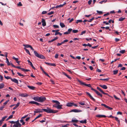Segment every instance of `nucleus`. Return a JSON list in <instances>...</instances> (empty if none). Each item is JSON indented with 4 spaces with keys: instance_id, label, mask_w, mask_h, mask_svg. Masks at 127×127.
<instances>
[{
    "instance_id": "obj_52",
    "label": "nucleus",
    "mask_w": 127,
    "mask_h": 127,
    "mask_svg": "<svg viewBox=\"0 0 127 127\" xmlns=\"http://www.w3.org/2000/svg\"><path fill=\"white\" fill-rule=\"evenodd\" d=\"M101 106H103L104 107H105L106 108H107L108 106H107L106 104H104L102 103L101 104Z\"/></svg>"
},
{
    "instance_id": "obj_17",
    "label": "nucleus",
    "mask_w": 127,
    "mask_h": 127,
    "mask_svg": "<svg viewBox=\"0 0 127 127\" xmlns=\"http://www.w3.org/2000/svg\"><path fill=\"white\" fill-rule=\"evenodd\" d=\"M58 38V37H56L55 38L52 39V40H49L48 41L49 43H50L52 42H53L56 40H57Z\"/></svg>"
},
{
    "instance_id": "obj_41",
    "label": "nucleus",
    "mask_w": 127,
    "mask_h": 127,
    "mask_svg": "<svg viewBox=\"0 0 127 127\" xmlns=\"http://www.w3.org/2000/svg\"><path fill=\"white\" fill-rule=\"evenodd\" d=\"M79 103L81 105H85L84 102H79Z\"/></svg>"
},
{
    "instance_id": "obj_58",
    "label": "nucleus",
    "mask_w": 127,
    "mask_h": 127,
    "mask_svg": "<svg viewBox=\"0 0 127 127\" xmlns=\"http://www.w3.org/2000/svg\"><path fill=\"white\" fill-rule=\"evenodd\" d=\"M102 93H103V94H104L107 95H108L109 97H111V96L110 95H109L108 94H107V93H105L103 91V92H102Z\"/></svg>"
},
{
    "instance_id": "obj_8",
    "label": "nucleus",
    "mask_w": 127,
    "mask_h": 127,
    "mask_svg": "<svg viewBox=\"0 0 127 127\" xmlns=\"http://www.w3.org/2000/svg\"><path fill=\"white\" fill-rule=\"evenodd\" d=\"M19 95L20 96L24 97H27L28 96V95L27 94H24L23 93L19 94Z\"/></svg>"
},
{
    "instance_id": "obj_2",
    "label": "nucleus",
    "mask_w": 127,
    "mask_h": 127,
    "mask_svg": "<svg viewBox=\"0 0 127 127\" xmlns=\"http://www.w3.org/2000/svg\"><path fill=\"white\" fill-rule=\"evenodd\" d=\"M52 102L53 103H56V104L53 105V107H55L58 109H62V107L63 105H62L60 104V103L58 101L52 100Z\"/></svg>"
},
{
    "instance_id": "obj_37",
    "label": "nucleus",
    "mask_w": 127,
    "mask_h": 127,
    "mask_svg": "<svg viewBox=\"0 0 127 127\" xmlns=\"http://www.w3.org/2000/svg\"><path fill=\"white\" fill-rule=\"evenodd\" d=\"M109 79V78H106L104 79H99V80H104L105 81H107Z\"/></svg>"
},
{
    "instance_id": "obj_18",
    "label": "nucleus",
    "mask_w": 127,
    "mask_h": 127,
    "mask_svg": "<svg viewBox=\"0 0 127 127\" xmlns=\"http://www.w3.org/2000/svg\"><path fill=\"white\" fill-rule=\"evenodd\" d=\"M27 87L29 88L32 90H34V89L35 88V87L33 86H28Z\"/></svg>"
},
{
    "instance_id": "obj_13",
    "label": "nucleus",
    "mask_w": 127,
    "mask_h": 127,
    "mask_svg": "<svg viewBox=\"0 0 127 127\" xmlns=\"http://www.w3.org/2000/svg\"><path fill=\"white\" fill-rule=\"evenodd\" d=\"M99 86L101 87L102 88H103L105 89H106L107 88V87L105 85H99Z\"/></svg>"
},
{
    "instance_id": "obj_49",
    "label": "nucleus",
    "mask_w": 127,
    "mask_h": 127,
    "mask_svg": "<svg viewBox=\"0 0 127 127\" xmlns=\"http://www.w3.org/2000/svg\"><path fill=\"white\" fill-rule=\"evenodd\" d=\"M17 5L18 6H22V4L21 2H19L17 4Z\"/></svg>"
},
{
    "instance_id": "obj_39",
    "label": "nucleus",
    "mask_w": 127,
    "mask_h": 127,
    "mask_svg": "<svg viewBox=\"0 0 127 127\" xmlns=\"http://www.w3.org/2000/svg\"><path fill=\"white\" fill-rule=\"evenodd\" d=\"M53 27L55 28H59V26L57 25H53Z\"/></svg>"
},
{
    "instance_id": "obj_59",
    "label": "nucleus",
    "mask_w": 127,
    "mask_h": 127,
    "mask_svg": "<svg viewBox=\"0 0 127 127\" xmlns=\"http://www.w3.org/2000/svg\"><path fill=\"white\" fill-rule=\"evenodd\" d=\"M9 100H7L4 103H3V105L5 106V105L9 101Z\"/></svg>"
},
{
    "instance_id": "obj_60",
    "label": "nucleus",
    "mask_w": 127,
    "mask_h": 127,
    "mask_svg": "<svg viewBox=\"0 0 127 127\" xmlns=\"http://www.w3.org/2000/svg\"><path fill=\"white\" fill-rule=\"evenodd\" d=\"M50 66H56V65L55 64L50 63Z\"/></svg>"
},
{
    "instance_id": "obj_31",
    "label": "nucleus",
    "mask_w": 127,
    "mask_h": 127,
    "mask_svg": "<svg viewBox=\"0 0 127 127\" xmlns=\"http://www.w3.org/2000/svg\"><path fill=\"white\" fill-rule=\"evenodd\" d=\"M118 70H113V74L114 75H116V74L118 72Z\"/></svg>"
},
{
    "instance_id": "obj_22",
    "label": "nucleus",
    "mask_w": 127,
    "mask_h": 127,
    "mask_svg": "<svg viewBox=\"0 0 127 127\" xmlns=\"http://www.w3.org/2000/svg\"><path fill=\"white\" fill-rule=\"evenodd\" d=\"M126 19L125 17L122 18V17H121L120 18H119V21H122L124 20V19Z\"/></svg>"
},
{
    "instance_id": "obj_14",
    "label": "nucleus",
    "mask_w": 127,
    "mask_h": 127,
    "mask_svg": "<svg viewBox=\"0 0 127 127\" xmlns=\"http://www.w3.org/2000/svg\"><path fill=\"white\" fill-rule=\"evenodd\" d=\"M73 103L68 102L67 103L66 106L68 107H71L73 106Z\"/></svg>"
},
{
    "instance_id": "obj_61",
    "label": "nucleus",
    "mask_w": 127,
    "mask_h": 127,
    "mask_svg": "<svg viewBox=\"0 0 127 127\" xmlns=\"http://www.w3.org/2000/svg\"><path fill=\"white\" fill-rule=\"evenodd\" d=\"M0 79L1 81L3 80V77L2 76L0 75Z\"/></svg>"
},
{
    "instance_id": "obj_40",
    "label": "nucleus",
    "mask_w": 127,
    "mask_h": 127,
    "mask_svg": "<svg viewBox=\"0 0 127 127\" xmlns=\"http://www.w3.org/2000/svg\"><path fill=\"white\" fill-rule=\"evenodd\" d=\"M36 102L34 101H31L29 102V103L32 104H35Z\"/></svg>"
},
{
    "instance_id": "obj_23",
    "label": "nucleus",
    "mask_w": 127,
    "mask_h": 127,
    "mask_svg": "<svg viewBox=\"0 0 127 127\" xmlns=\"http://www.w3.org/2000/svg\"><path fill=\"white\" fill-rule=\"evenodd\" d=\"M23 45L24 46L27 48H30V46H31V45L28 44H23Z\"/></svg>"
},
{
    "instance_id": "obj_50",
    "label": "nucleus",
    "mask_w": 127,
    "mask_h": 127,
    "mask_svg": "<svg viewBox=\"0 0 127 127\" xmlns=\"http://www.w3.org/2000/svg\"><path fill=\"white\" fill-rule=\"evenodd\" d=\"M95 19L94 17H93L91 19H90V20H88V22H91L92 20H94Z\"/></svg>"
},
{
    "instance_id": "obj_30",
    "label": "nucleus",
    "mask_w": 127,
    "mask_h": 127,
    "mask_svg": "<svg viewBox=\"0 0 127 127\" xmlns=\"http://www.w3.org/2000/svg\"><path fill=\"white\" fill-rule=\"evenodd\" d=\"M97 90H99L100 92L101 93H102L103 92V91L99 87H97Z\"/></svg>"
},
{
    "instance_id": "obj_38",
    "label": "nucleus",
    "mask_w": 127,
    "mask_h": 127,
    "mask_svg": "<svg viewBox=\"0 0 127 127\" xmlns=\"http://www.w3.org/2000/svg\"><path fill=\"white\" fill-rule=\"evenodd\" d=\"M72 30V29L70 28L68 29L67 32L69 34H70Z\"/></svg>"
},
{
    "instance_id": "obj_12",
    "label": "nucleus",
    "mask_w": 127,
    "mask_h": 127,
    "mask_svg": "<svg viewBox=\"0 0 127 127\" xmlns=\"http://www.w3.org/2000/svg\"><path fill=\"white\" fill-rule=\"evenodd\" d=\"M27 61L29 63V64L34 69H35V68L33 66V65L32 63L30 61L28 60H27Z\"/></svg>"
},
{
    "instance_id": "obj_35",
    "label": "nucleus",
    "mask_w": 127,
    "mask_h": 127,
    "mask_svg": "<svg viewBox=\"0 0 127 127\" xmlns=\"http://www.w3.org/2000/svg\"><path fill=\"white\" fill-rule=\"evenodd\" d=\"M42 116V115L41 114H39V115H38L34 119V120H35L36 119L39 118L40 117H41Z\"/></svg>"
},
{
    "instance_id": "obj_42",
    "label": "nucleus",
    "mask_w": 127,
    "mask_h": 127,
    "mask_svg": "<svg viewBox=\"0 0 127 127\" xmlns=\"http://www.w3.org/2000/svg\"><path fill=\"white\" fill-rule=\"evenodd\" d=\"M54 13V12L53 11H52L51 12H50L48 13L47 14L48 15H50L51 14H53Z\"/></svg>"
},
{
    "instance_id": "obj_3",
    "label": "nucleus",
    "mask_w": 127,
    "mask_h": 127,
    "mask_svg": "<svg viewBox=\"0 0 127 127\" xmlns=\"http://www.w3.org/2000/svg\"><path fill=\"white\" fill-rule=\"evenodd\" d=\"M34 52L35 56L38 58L43 59H45V57L43 55L39 54L36 51H34Z\"/></svg>"
},
{
    "instance_id": "obj_54",
    "label": "nucleus",
    "mask_w": 127,
    "mask_h": 127,
    "mask_svg": "<svg viewBox=\"0 0 127 127\" xmlns=\"http://www.w3.org/2000/svg\"><path fill=\"white\" fill-rule=\"evenodd\" d=\"M15 68H18L19 69H20L22 71L23 69V68H21L20 67V66H16Z\"/></svg>"
},
{
    "instance_id": "obj_48",
    "label": "nucleus",
    "mask_w": 127,
    "mask_h": 127,
    "mask_svg": "<svg viewBox=\"0 0 127 127\" xmlns=\"http://www.w3.org/2000/svg\"><path fill=\"white\" fill-rule=\"evenodd\" d=\"M22 71H26L28 72L30 71V70L28 69H25L24 68H23V69L22 70Z\"/></svg>"
},
{
    "instance_id": "obj_43",
    "label": "nucleus",
    "mask_w": 127,
    "mask_h": 127,
    "mask_svg": "<svg viewBox=\"0 0 127 127\" xmlns=\"http://www.w3.org/2000/svg\"><path fill=\"white\" fill-rule=\"evenodd\" d=\"M40 69H41V70L42 71V72H43L45 74V73H46V72L44 71V70L43 69L42 67L41 66H40Z\"/></svg>"
},
{
    "instance_id": "obj_46",
    "label": "nucleus",
    "mask_w": 127,
    "mask_h": 127,
    "mask_svg": "<svg viewBox=\"0 0 127 127\" xmlns=\"http://www.w3.org/2000/svg\"><path fill=\"white\" fill-rule=\"evenodd\" d=\"M125 50H121L120 51V52L122 54H124L125 52Z\"/></svg>"
},
{
    "instance_id": "obj_5",
    "label": "nucleus",
    "mask_w": 127,
    "mask_h": 127,
    "mask_svg": "<svg viewBox=\"0 0 127 127\" xmlns=\"http://www.w3.org/2000/svg\"><path fill=\"white\" fill-rule=\"evenodd\" d=\"M39 102H42L46 100V97L44 96L39 97Z\"/></svg>"
},
{
    "instance_id": "obj_7",
    "label": "nucleus",
    "mask_w": 127,
    "mask_h": 127,
    "mask_svg": "<svg viewBox=\"0 0 127 127\" xmlns=\"http://www.w3.org/2000/svg\"><path fill=\"white\" fill-rule=\"evenodd\" d=\"M82 111L80 110L74 109H72L70 111V112H81Z\"/></svg>"
},
{
    "instance_id": "obj_64",
    "label": "nucleus",
    "mask_w": 127,
    "mask_h": 127,
    "mask_svg": "<svg viewBox=\"0 0 127 127\" xmlns=\"http://www.w3.org/2000/svg\"><path fill=\"white\" fill-rule=\"evenodd\" d=\"M92 1V0H89L88 2V4L89 5H90L91 4V2Z\"/></svg>"
},
{
    "instance_id": "obj_19",
    "label": "nucleus",
    "mask_w": 127,
    "mask_h": 127,
    "mask_svg": "<svg viewBox=\"0 0 127 127\" xmlns=\"http://www.w3.org/2000/svg\"><path fill=\"white\" fill-rule=\"evenodd\" d=\"M80 122L82 124H86L87 123V120L86 119L84 120H81L80 121Z\"/></svg>"
},
{
    "instance_id": "obj_24",
    "label": "nucleus",
    "mask_w": 127,
    "mask_h": 127,
    "mask_svg": "<svg viewBox=\"0 0 127 127\" xmlns=\"http://www.w3.org/2000/svg\"><path fill=\"white\" fill-rule=\"evenodd\" d=\"M68 78H69V79H71V77L69 76L68 75H67L65 72L63 73Z\"/></svg>"
},
{
    "instance_id": "obj_21",
    "label": "nucleus",
    "mask_w": 127,
    "mask_h": 127,
    "mask_svg": "<svg viewBox=\"0 0 127 127\" xmlns=\"http://www.w3.org/2000/svg\"><path fill=\"white\" fill-rule=\"evenodd\" d=\"M24 49L26 51V53L27 54H28L29 55H31V54L30 53L28 49H27L26 48H24Z\"/></svg>"
},
{
    "instance_id": "obj_53",
    "label": "nucleus",
    "mask_w": 127,
    "mask_h": 127,
    "mask_svg": "<svg viewBox=\"0 0 127 127\" xmlns=\"http://www.w3.org/2000/svg\"><path fill=\"white\" fill-rule=\"evenodd\" d=\"M86 31H83L81 32V34H80V35H83V34L85 33H86Z\"/></svg>"
},
{
    "instance_id": "obj_57",
    "label": "nucleus",
    "mask_w": 127,
    "mask_h": 127,
    "mask_svg": "<svg viewBox=\"0 0 127 127\" xmlns=\"http://www.w3.org/2000/svg\"><path fill=\"white\" fill-rule=\"evenodd\" d=\"M47 13V12L46 11H43L42 12L41 14H46Z\"/></svg>"
},
{
    "instance_id": "obj_10",
    "label": "nucleus",
    "mask_w": 127,
    "mask_h": 127,
    "mask_svg": "<svg viewBox=\"0 0 127 127\" xmlns=\"http://www.w3.org/2000/svg\"><path fill=\"white\" fill-rule=\"evenodd\" d=\"M12 59L15 60L16 62L18 63V64H20L19 63L20 62L18 61V58H16L15 57L13 56L12 57Z\"/></svg>"
},
{
    "instance_id": "obj_51",
    "label": "nucleus",
    "mask_w": 127,
    "mask_h": 127,
    "mask_svg": "<svg viewBox=\"0 0 127 127\" xmlns=\"http://www.w3.org/2000/svg\"><path fill=\"white\" fill-rule=\"evenodd\" d=\"M68 41V40L67 39H66L64 40L63 41H62V42L63 44L65 42H67Z\"/></svg>"
},
{
    "instance_id": "obj_44",
    "label": "nucleus",
    "mask_w": 127,
    "mask_h": 127,
    "mask_svg": "<svg viewBox=\"0 0 127 127\" xmlns=\"http://www.w3.org/2000/svg\"><path fill=\"white\" fill-rule=\"evenodd\" d=\"M72 32L74 33H76L78 32L77 30H72Z\"/></svg>"
},
{
    "instance_id": "obj_63",
    "label": "nucleus",
    "mask_w": 127,
    "mask_h": 127,
    "mask_svg": "<svg viewBox=\"0 0 127 127\" xmlns=\"http://www.w3.org/2000/svg\"><path fill=\"white\" fill-rule=\"evenodd\" d=\"M63 43L62 42H61V43H58L57 44V46H60L62 44H63Z\"/></svg>"
},
{
    "instance_id": "obj_20",
    "label": "nucleus",
    "mask_w": 127,
    "mask_h": 127,
    "mask_svg": "<svg viewBox=\"0 0 127 127\" xmlns=\"http://www.w3.org/2000/svg\"><path fill=\"white\" fill-rule=\"evenodd\" d=\"M60 25L62 28H64L65 27V25L63 23H60Z\"/></svg>"
},
{
    "instance_id": "obj_55",
    "label": "nucleus",
    "mask_w": 127,
    "mask_h": 127,
    "mask_svg": "<svg viewBox=\"0 0 127 127\" xmlns=\"http://www.w3.org/2000/svg\"><path fill=\"white\" fill-rule=\"evenodd\" d=\"M114 97H115V98L116 99H118V100H120V99L118 97H117L115 95H114Z\"/></svg>"
},
{
    "instance_id": "obj_15",
    "label": "nucleus",
    "mask_w": 127,
    "mask_h": 127,
    "mask_svg": "<svg viewBox=\"0 0 127 127\" xmlns=\"http://www.w3.org/2000/svg\"><path fill=\"white\" fill-rule=\"evenodd\" d=\"M33 99L35 101L39 102V96H35L33 97Z\"/></svg>"
},
{
    "instance_id": "obj_33",
    "label": "nucleus",
    "mask_w": 127,
    "mask_h": 127,
    "mask_svg": "<svg viewBox=\"0 0 127 127\" xmlns=\"http://www.w3.org/2000/svg\"><path fill=\"white\" fill-rule=\"evenodd\" d=\"M23 119H21V120L20 121V122L21 123H22V125H24L25 124V122H24Z\"/></svg>"
},
{
    "instance_id": "obj_56",
    "label": "nucleus",
    "mask_w": 127,
    "mask_h": 127,
    "mask_svg": "<svg viewBox=\"0 0 127 127\" xmlns=\"http://www.w3.org/2000/svg\"><path fill=\"white\" fill-rule=\"evenodd\" d=\"M95 92L98 95H100V94H101L98 91H97V90Z\"/></svg>"
},
{
    "instance_id": "obj_62",
    "label": "nucleus",
    "mask_w": 127,
    "mask_h": 127,
    "mask_svg": "<svg viewBox=\"0 0 127 127\" xmlns=\"http://www.w3.org/2000/svg\"><path fill=\"white\" fill-rule=\"evenodd\" d=\"M36 84L38 85H41L42 84V83L41 82H38Z\"/></svg>"
},
{
    "instance_id": "obj_36",
    "label": "nucleus",
    "mask_w": 127,
    "mask_h": 127,
    "mask_svg": "<svg viewBox=\"0 0 127 127\" xmlns=\"http://www.w3.org/2000/svg\"><path fill=\"white\" fill-rule=\"evenodd\" d=\"M17 74L18 75L20 76H22L23 77H24V76H25V75H23V74H21V73H20L19 72H17Z\"/></svg>"
},
{
    "instance_id": "obj_34",
    "label": "nucleus",
    "mask_w": 127,
    "mask_h": 127,
    "mask_svg": "<svg viewBox=\"0 0 127 127\" xmlns=\"http://www.w3.org/2000/svg\"><path fill=\"white\" fill-rule=\"evenodd\" d=\"M13 115H10L7 118V119L6 120V121H8L9 119H10L12 118V117H13Z\"/></svg>"
},
{
    "instance_id": "obj_47",
    "label": "nucleus",
    "mask_w": 127,
    "mask_h": 127,
    "mask_svg": "<svg viewBox=\"0 0 127 127\" xmlns=\"http://www.w3.org/2000/svg\"><path fill=\"white\" fill-rule=\"evenodd\" d=\"M96 12L98 13L99 14H102L103 13V12L102 11H99L98 10H97Z\"/></svg>"
},
{
    "instance_id": "obj_26",
    "label": "nucleus",
    "mask_w": 127,
    "mask_h": 127,
    "mask_svg": "<svg viewBox=\"0 0 127 127\" xmlns=\"http://www.w3.org/2000/svg\"><path fill=\"white\" fill-rule=\"evenodd\" d=\"M115 120L119 124H120V121L118 119V118L117 117H115Z\"/></svg>"
},
{
    "instance_id": "obj_1",
    "label": "nucleus",
    "mask_w": 127,
    "mask_h": 127,
    "mask_svg": "<svg viewBox=\"0 0 127 127\" xmlns=\"http://www.w3.org/2000/svg\"><path fill=\"white\" fill-rule=\"evenodd\" d=\"M46 109H35V110L34 112L35 113L42 112L43 111L48 113H55L58 112V111L57 110H53L52 109L49 107H46Z\"/></svg>"
},
{
    "instance_id": "obj_6",
    "label": "nucleus",
    "mask_w": 127,
    "mask_h": 127,
    "mask_svg": "<svg viewBox=\"0 0 127 127\" xmlns=\"http://www.w3.org/2000/svg\"><path fill=\"white\" fill-rule=\"evenodd\" d=\"M86 94L91 99L93 100L94 101H95V99L89 93L86 92Z\"/></svg>"
},
{
    "instance_id": "obj_16",
    "label": "nucleus",
    "mask_w": 127,
    "mask_h": 127,
    "mask_svg": "<svg viewBox=\"0 0 127 127\" xmlns=\"http://www.w3.org/2000/svg\"><path fill=\"white\" fill-rule=\"evenodd\" d=\"M96 117H97L101 118V117H104L105 118L106 116L104 115H98L96 116Z\"/></svg>"
},
{
    "instance_id": "obj_29",
    "label": "nucleus",
    "mask_w": 127,
    "mask_h": 127,
    "mask_svg": "<svg viewBox=\"0 0 127 127\" xmlns=\"http://www.w3.org/2000/svg\"><path fill=\"white\" fill-rule=\"evenodd\" d=\"M107 1V0H102L101 1H100L99 2V3L101 4H102L103 2H104V3H105Z\"/></svg>"
},
{
    "instance_id": "obj_11",
    "label": "nucleus",
    "mask_w": 127,
    "mask_h": 127,
    "mask_svg": "<svg viewBox=\"0 0 127 127\" xmlns=\"http://www.w3.org/2000/svg\"><path fill=\"white\" fill-rule=\"evenodd\" d=\"M41 22L42 23V25L43 26H46V23L45 20L44 19H42Z\"/></svg>"
},
{
    "instance_id": "obj_9",
    "label": "nucleus",
    "mask_w": 127,
    "mask_h": 127,
    "mask_svg": "<svg viewBox=\"0 0 127 127\" xmlns=\"http://www.w3.org/2000/svg\"><path fill=\"white\" fill-rule=\"evenodd\" d=\"M11 80L13 82L18 84V80L15 78H11Z\"/></svg>"
},
{
    "instance_id": "obj_27",
    "label": "nucleus",
    "mask_w": 127,
    "mask_h": 127,
    "mask_svg": "<svg viewBox=\"0 0 127 127\" xmlns=\"http://www.w3.org/2000/svg\"><path fill=\"white\" fill-rule=\"evenodd\" d=\"M7 116H5L4 117H3L2 119L0 120L2 122H3L5 120V119L7 118Z\"/></svg>"
},
{
    "instance_id": "obj_45",
    "label": "nucleus",
    "mask_w": 127,
    "mask_h": 127,
    "mask_svg": "<svg viewBox=\"0 0 127 127\" xmlns=\"http://www.w3.org/2000/svg\"><path fill=\"white\" fill-rule=\"evenodd\" d=\"M4 77L5 78L7 79H11V78L8 76H4Z\"/></svg>"
},
{
    "instance_id": "obj_28",
    "label": "nucleus",
    "mask_w": 127,
    "mask_h": 127,
    "mask_svg": "<svg viewBox=\"0 0 127 127\" xmlns=\"http://www.w3.org/2000/svg\"><path fill=\"white\" fill-rule=\"evenodd\" d=\"M79 121L76 119H72L71 122L74 123H77Z\"/></svg>"
},
{
    "instance_id": "obj_25",
    "label": "nucleus",
    "mask_w": 127,
    "mask_h": 127,
    "mask_svg": "<svg viewBox=\"0 0 127 127\" xmlns=\"http://www.w3.org/2000/svg\"><path fill=\"white\" fill-rule=\"evenodd\" d=\"M4 84L3 83H1L0 84V89H1L4 87Z\"/></svg>"
},
{
    "instance_id": "obj_4",
    "label": "nucleus",
    "mask_w": 127,
    "mask_h": 127,
    "mask_svg": "<svg viewBox=\"0 0 127 127\" xmlns=\"http://www.w3.org/2000/svg\"><path fill=\"white\" fill-rule=\"evenodd\" d=\"M77 81L80 83L81 85H84L90 88H91V86L90 84H86L79 80H78Z\"/></svg>"
},
{
    "instance_id": "obj_32",
    "label": "nucleus",
    "mask_w": 127,
    "mask_h": 127,
    "mask_svg": "<svg viewBox=\"0 0 127 127\" xmlns=\"http://www.w3.org/2000/svg\"><path fill=\"white\" fill-rule=\"evenodd\" d=\"M82 22V21L81 20H77V21L75 23L76 24L78 23H81Z\"/></svg>"
}]
</instances>
